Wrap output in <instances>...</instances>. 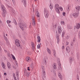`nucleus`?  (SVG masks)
I'll list each match as a JSON object with an SVG mask.
<instances>
[{"label": "nucleus", "mask_w": 80, "mask_h": 80, "mask_svg": "<svg viewBox=\"0 0 80 80\" xmlns=\"http://www.w3.org/2000/svg\"><path fill=\"white\" fill-rule=\"evenodd\" d=\"M75 27H76V28H77V29H78L79 28H80V24L79 23H77L76 24V26H75Z\"/></svg>", "instance_id": "nucleus-12"}, {"label": "nucleus", "mask_w": 80, "mask_h": 80, "mask_svg": "<svg viewBox=\"0 0 80 80\" xmlns=\"http://www.w3.org/2000/svg\"><path fill=\"white\" fill-rule=\"evenodd\" d=\"M15 44L17 47H20V44L19 43V40L18 39H16L15 40Z\"/></svg>", "instance_id": "nucleus-5"}, {"label": "nucleus", "mask_w": 80, "mask_h": 80, "mask_svg": "<svg viewBox=\"0 0 80 80\" xmlns=\"http://www.w3.org/2000/svg\"><path fill=\"white\" fill-rule=\"evenodd\" d=\"M53 72H54V75H56V73L55 72H54V71H53Z\"/></svg>", "instance_id": "nucleus-60"}, {"label": "nucleus", "mask_w": 80, "mask_h": 80, "mask_svg": "<svg viewBox=\"0 0 80 80\" xmlns=\"http://www.w3.org/2000/svg\"><path fill=\"white\" fill-rule=\"evenodd\" d=\"M22 3H23V5L25 7H26L27 5V2L26 1H24Z\"/></svg>", "instance_id": "nucleus-34"}, {"label": "nucleus", "mask_w": 80, "mask_h": 80, "mask_svg": "<svg viewBox=\"0 0 80 80\" xmlns=\"http://www.w3.org/2000/svg\"><path fill=\"white\" fill-rule=\"evenodd\" d=\"M71 46H73V43L72 42H71Z\"/></svg>", "instance_id": "nucleus-48"}, {"label": "nucleus", "mask_w": 80, "mask_h": 80, "mask_svg": "<svg viewBox=\"0 0 80 80\" xmlns=\"http://www.w3.org/2000/svg\"><path fill=\"white\" fill-rule=\"evenodd\" d=\"M4 51L5 52H7V51L6 50H4Z\"/></svg>", "instance_id": "nucleus-62"}, {"label": "nucleus", "mask_w": 80, "mask_h": 80, "mask_svg": "<svg viewBox=\"0 0 80 80\" xmlns=\"http://www.w3.org/2000/svg\"><path fill=\"white\" fill-rule=\"evenodd\" d=\"M11 55L12 59H13V60H16V58H15V56L12 54H11Z\"/></svg>", "instance_id": "nucleus-37"}, {"label": "nucleus", "mask_w": 80, "mask_h": 80, "mask_svg": "<svg viewBox=\"0 0 80 80\" xmlns=\"http://www.w3.org/2000/svg\"><path fill=\"white\" fill-rule=\"evenodd\" d=\"M76 41V39L75 38H74L73 39V42H75Z\"/></svg>", "instance_id": "nucleus-46"}, {"label": "nucleus", "mask_w": 80, "mask_h": 80, "mask_svg": "<svg viewBox=\"0 0 80 80\" xmlns=\"http://www.w3.org/2000/svg\"><path fill=\"white\" fill-rule=\"evenodd\" d=\"M32 25H33V26H35L36 25V22L35 21V19L34 17H33L32 18Z\"/></svg>", "instance_id": "nucleus-6"}, {"label": "nucleus", "mask_w": 80, "mask_h": 80, "mask_svg": "<svg viewBox=\"0 0 80 80\" xmlns=\"http://www.w3.org/2000/svg\"><path fill=\"white\" fill-rule=\"evenodd\" d=\"M13 78L15 77V73H13Z\"/></svg>", "instance_id": "nucleus-53"}, {"label": "nucleus", "mask_w": 80, "mask_h": 80, "mask_svg": "<svg viewBox=\"0 0 80 80\" xmlns=\"http://www.w3.org/2000/svg\"><path fill=\"white\" fill-rule=\"evenodd\" d=\"M53 53H54V57H56V52H55V50L53 51Z\"/></svg>", "instance_id": "nucleus-40"}, {"label": "nucleus", "mask_w": 80, "mask_h": 80, "mask_svg": "<svg viewBox=\"0 0 80 80\" xmlns=\"http://www.w3.org/2000/svg\"><path fill=\"white\" fill-rule=\"evenodd\" d=\"M76 78L77 79V80H80L79 79V77H78V75H77L76 76Z\"/></svg>", "instance_id": "nucleus-43"}, {"label": "nucleus", "mask_w": 80, "mask_h": 80, "mask_svg": "<svg viewBox=\"0 0 80 80\" xmlns=\"http://www.w3.org/2000/svg\"><path fill=\"white\" fill-rule=\"evenodd\" d=\"M13 78L14 80H17V78H16V77H14Z\"/></svg>", "instance_id": "nucleus-55"}, {"label": "nucleus", "mask_w": 80, "mask_h": 80, "mask_svg": "<svg viewBox=\"0 0 80 80\" xmlns=\"http://www.w3.org/2000/svg\"><path fill=\"white\" fill-rule=\"evenodd\" d=\"M30 75V74L29 73H27V76L28 77H29V75Z\"/></svg>", "instance_id": "nucleus-51"}, {"label": "nucleus", "mask_w": 80, "mask_h": 80, "mask_svg": "<svg viewBox=\"0 0 80 80\" xmlns=\"http://www.w3.org/2000/svg\"><path fill=\"white\" fill-rule=\"evenodd\" d=\"M69 60L70 63H72V62L74 61V58L72 57H70L69 58Z\"/></svg>", "instance_id": "nucleus-10"}, {"label": "nucleus", "mask_w": 80, "mask_h": 80, "mask_svg": "<svg viewBox=\"0 0 80 80\" xmlns=\"http://www.w3.org/2000/svg\"><path fill=\"white\" fill-rule=\"evenodd\" d=\"M16 76L17 77H18V73H16Z\"/></svg>", "instance_id": "nucleus-56"}, {"label": "nucleus", "mask_w": 80, "mask_h": 80, "mask_svg": "<svg viewBox=\"0 0 80 80\" xmlns=\"http://www.w3.org/2000/svg\"><path fill=\"white\" fill-rule=\"evenodd\" d=\"M60 24L62 25H65V23L64 21H61Z\"/></svg>", "instance_id": "nucleus-26"}, {"label": "nucleus", "mask_w": 80, "mask_h": 80, "mask_svg": "<svg viewBox=\"0 0 80 80\" xmlns=\"http://www.w3.org/2000/svg\"><path fill=\"white\" fill-rule=\"evenodd\" d=\"M17 79H18V80H19V77H17Z\"/></svg>", "instance_id": "nucleus-64"}, {"label": "nucleus", "mask_w": 80, "mask_h": 80, "mask_svg": "<svg viewBox=\"0 0 80 80\" xmlns=\"http://www.w3.org/2000/svg\"><path fill=\"white\" fill-rule=\"evenodd\" d=\"M54 8L56 12L58 13V14H60V11L59 10V5L58 4H56L54 6Z\"/></svg>", "instance_id": "nucleus-1"}, {"label": "nucleus", "mask_w": 80, "mask_h": 80, "mask_svg": "<svg viewBox=\"0 0 80 80\" xmlns=\"http://www.w3.org/2000/svg\"><path fill=\"white\" fill-rule=\"evenodd\" d=\"M42 74L43 75V76L44 78H45L46 77V76H45V75L46 74V73L45 72V71L44 70H42Z\"/></svg>", "instance_id": "nucleus-21"}, {"label": "nucleus", "mask_w": 80, "mask_h": 80, "mask_svg": "<svg viewBox=\"0 0 80 80\" xmlns=\"http://www.w3.org/2000/svg\"><path fill=\"white\" fill-rule=\"evenodd\" d=\"M1 8L2 11H3V12H6V11L5 10V6H4L3 5H2L1 6Z\"/></svg>", "instance_id": "nucleus-11"}, {"label": "nucleus", "mask_w": 80, "mask_h": 80, "mask_svg": "<svg viewBox=\"0 0 80 80\" xmlns=\"http://www.w3.org/2000/svg\"><path fill=\"white\" fill-rule=\"evenodd\" d=\"M65 31H63L62 32V37H63L64 35H65Z\"/></svg>", "instance_id": "nucleus-25"}, {"label": "nucleus", "mask_w": 80, "mask_h": 80, "mask_svg": "<svg viewBox=\"0 0 80 80\" xmlns=\"http://www.w3.org/2000/svg\"><path fill=\"white\" fill-rule=\"evenodd\" d=\"M29 69H30V68L29 67H28V69H27L28 70V71H30V70Z\"/></svg>", "instance_id": "nucleus-54"}, {"label": "nucleus", "mask_w": 80, "mask_h": 80, "mask_svg": "<svg viewBox=\"0 0 80 80\" xmlns=\"http://www.w3.org/2000/svg\"><path fill=\"white\" fill-rule=\"evenodd\" d=\"M75 8L77 11H80V6H77Z\"/></svg>", "instance_id": "nucleus-16"}, {"label": "nucleus", "mask_w": 80, "mask_h": 80, "mask_svg": "<svg viewBox=\"0 0 80 80\" xmlns=\"http://www.w3.org/2000/svg\"><path fill=\"white\" fill-rule=\"evenodd\" d=\"M66 51L68 52V53H69L70 52V47L68 46L66 47Z\"/></svg>", "instance_id": "nucleus-15"}, {"label": "nucleus", "mask_w": 80, "mask_h": 80, "mask_svg": "<svg viewBox=\"0 0 80 80\" xmlns=\"http://www.w3.org/2000/svg\"><path fill=\"white\" fill-rule=\"evenodd\" d=\"M78 14L79 13L78 12H75L73 13L72 15L74 18H77V17H78Z\"/></svg>", "instance_id": "nucleus-8"}, {"label": "nucleus", "mask_w": 80, "mask_h": 80, "mask_svg": "<svg viewBox=\"0 0 80 80\" xmlns=\"http://www.w3.org/2000/svg\"><path fill=\"white\" fill-rule=\"evenodd\" d=\"M36 16L38 17H40V14H39L38 12V11H37L36 12Z\"/></svg>", "instance_id": "nucleus-28"}, {"label": "nucleus", "mask_w": 80, "mask_h": 80, "mask_svg": "<svg viewBox=\"0 0 80 80\" xmlns=\"http://www.w3.org/2000/svg\"><path fill=\"white\" fill-rule=\"evenodd\" d=\"M69 43V42H68V41H66V42L65 43V46H67V45H68Z\"/></svg>", "instance_id": "nucleus-36"}, {"label": "nucleus", "mask_w": 80, "mask_h": 80, "mask_svg": "<svg viewBox=\"0 0 80 80\" xmlns=\"http://www.w3.org/2000/svg\"><path fill=\"white\" fill-rule=\"evenodd\" d=\"M30 60H31V58L28 57H27L26 58V60L27 62H28L30 61Z\"/></svg>", "instance_id": "nucleus-17"}, {"label": "nucleus", "mask_w": 80, "mask_h": 80, "mask_svg": "<svg viewBox=\"0 0 80 80\" xmlns=\"http://www.w3.org/2000/svg\"><path fill=\"white\" fill-rule=\"evenodd\" d=\"M19 24V27L22 30H23V28H27V26L26 25H25V24L23 23H21Z\"/></svg>", "instance_id": "nucleus-2"}, {"label": "nucleus", "mask_w": 80, "mask_h": 80, "mask_svg": "<svg viewBox=\"0 0 80 80\" xmlns=\"http://www.w3.org/2000/svg\"><path fill=\"white\" fill-rule=\"evenodd\" d=\"M4 75H7V73L6 72H4Z\"/></svg>", "instance_id": "nucleus-58"}, {"label": "nucleus", "mask_w": 80, "mask_h": 80, "mask_svg": "<svg viewBox=\"0 0 80 80\" xmlns=\"http://www.w3.org/2000/svg\"><path fill=\"white\" fill-rule=\"evenodd\" d=\"M41 68L42 70H45V68L43 67V66H41Z\"/></svg>", "instance_id": "nucleus-44"}, {"label": "nucleus", "mask_w": 80, "mask_h": 80, "mask_svg": "<svg viewBox=\"0 0 80 80\" xmlns=\"http://www.w3.org/2000/svg\"><path fill=\"white\" fill-rule=\"evenodd\" d=\"M49 6L51 10H52L53 8V5H52L51 3H50V4L49 5Z\"/></svg>", "instance_id": "nucleus-20"}, {"label": "nucleus", "mask_w": 80, "mask_h": 80, "mask_svg": "<svg viewBox=\"0 0 80 80\" xmlns=\"http://www.w3.org/2000/svg\"><path fill=\"white\" fill-rule=\"evenodd\" d=\"M12 22L11 21L8 20L7 21V23H8V24H9V23H10Z\"/></svg>", "instance_id": "nucleus-39"}, {"label": "nucleus", "mask_w": 80, "mask_h": 80, "mask_svg": "<svg viewBox=\"0 0 80 80\" xmlns=\"http://www.w3.org/2000/svg\"><path fill=\"white\" fill-rule=\"evenodd\" d=\"M58 70H61L62 71V67L60 66H59L58 68Z\"/></svg>", "instance_id": "nucleus-42"}, {"label": "nucleus", "mask_w": 80, "mask_h": 80, "mask_svg": "<svg viewBox=\"0 0 80 80\" xmlns=\"http://www.w3.org/2000/svg\"><path fill=\"white\" fill-rule=\"evenodd\" d=\"M58 32L59 34H61L62 32V27L60 26H58Z\"/></svg>", "instance_id": "nucleus-4"}, {"label": "nucleus", "mask_w": 80, "mask_h": 80, "mask_svg": "<svg viewBox=\"0 0 80 80\" xmlns=\"http://www.w3.org/2000/svg\"><path fill=\"white\" fill-rule=\"evenodd\" d=\"M59 10H60L62 12L63 11V7L62 6H59Z\"/></svg>", "instance_id": "nucleus-31"}, {"label": "nucleus", "mask_w": 80, "mask_h": 80, "mask_svg": "<svg viewBox=\"0 0 80 80\" xmlns=\"http://www.w3.org/2000/svg\"><path fill=\"white\" fill-rule=\"evenodd\" d=\"M7 67L8 69H10V68H11V65L10 62H7Z\"/></svg>", "instance_id": "nucleus-18"}, {"label": "nucleus", "mask_w": 80, "mask_h": 80, "mask_svg": "<svg viewBox=\"0 0 80 80\" xmlns=\"http://www.w3.org/2000/svg\"><path fill=\"white\" fill-rule=\"evenodd\" d=\"M66 8L68 11H70V6H68Z\"/></svg>", "instance_id": "nucleus-30"}, {"label": "nucleus", "mask_w": 80, "mask_h": 80, "mask_svg": "<svg viewBox=\"0 0 80 80\" xmlns=\"http://www.w3.org/2000/svg\"><path fill=\"white\" fill-rule=\"evenodd\" d=\"M62 15L64 16H65V12H63L62 13Z\"/></svg>", "instance_id": "nucleus-50"}, {"label": "nucleus", "mask_w": 80, "mask_h": 80, "mask_svg": "<svg viewBox=\"0 0 80 80\" xmlns=\"http://www.w3.org/2000/svg\"><path fill=\"white\" fill-rule=\"evenodd\" d=\"M4 39L6 41V42H8V39H7V38L5 37V35L4 36Z\"/></svg>", "instance_id": "nucleus-35"}, {"label": "nucleus", "mask_w": 80, "mask_h": 80, "mask_svg": "<svg viewBox=\"0 0 80 80\" xmlns=\"http://www.w3.org/2000/svg\"><path fill=\"white\" fill-rule=\"evenodd\" d=\"M6 12H3V11H2V16L3 17H4L5 16L6 14L5 13Z\"/></svg>", "instance_id": "nucleus-24"}, {"label": "nucleus", "mask_w": 80, "mask_h": 80, "mask_svg": "<svg viewBox=\"0 0 80 80\" xmlns=\"http://www.w3.org/2000/svg\"><path fill=\"white\" fill-rule=\"evenodd\" d=\"M78 38L80 39V32H79Z\"/></svg>", "instance_id": "nucleus-49"}, {"label": "nucleus", "mask_w": 80, "mask_h": 80, "mask_svg": "<svg viewBox=\"0 0 80 80\" xmlns=\"http://www.w3.org/2000/svg\"><path fill=\"white\" fill-rule=\"evenodd\" d=\"M47 51L48 53L50 54V55L51 54V52H50V49H49V48H47Z\"/></svg>", "instance_id": "nucleus-29"}, {"label": "nucleus", "mask_w": 80, "mask_h": 80, "mask_svg": "<svg viewBox=\"0 0 80 80\" xmlns=\"http://www.w3.org/2000/svg\"><path fill=\"white\" fill-rule=\"evenodd\" d=\"M56 39L57 40V43L58 44L59 42H60V39H59V34H58L57 33L56 34Z\"/></svg>", "instance_id": "nucleus-9"}, {"label": "nucleus", "mask_w": 80, "mask_h": 80, "mask_svg": "<svg viewBox=\"0 0 80 80\" xmlns=\"http://www.w3.org/2000/svg\"><path fill=\"white\" fill-rule=\"evenodd\" d=\"M12 3H13L14 5H16V2H15V0H12Z\"/></svg>", "instance_id": "nucleus-38"}, {"label": "nucleus", "mask_w": 80, "mask_h": 80, "mask_svg": "<svg viewBox=\"0 0 80 80\" xmlns=\"http://www.w3.org/2000/svg\"><path fill=\"white\" fill-rule=\"evenodd\" d=\"M58 77L60 80H62L63 79V77L60 72L58 73Z\"/></svg>", "instance_id": "nucleus-13"}, {"label": "nucleus", "mask_w": 80, "mask_h": 80, "mask_svg": "<svg viewBox=\"0 0 80 80\" xmlns=\"http://www.w3.org/2000/svg\"><path fill=\"white\" fill-rule=\"evenodd\" d=\"M2 51V48H1V47L0 46V52H1Z\"/></svg>", "instance_id": "nucleus-59"}, {"label": "nucleus", "mask_w": 80, "mask_h": 80, "mask_svg": "<svg viewBox=\"0 0 80 80\" xmlns=\"http://www.w3.org/2000/svg\"><path fill=\"white\" fill-rule=\"evenodd\" d=\"M65 48V46H63L62 47V50H63V49H64Z\"/></svg>", "instance_id": "nucleus-52"}, {"label": "nucleus", "mask_w": 80, "mask_h": 80, "mask_svg": "<svg viewBox=\"0 0 80 80\" xmlns=\"http://www.w3.org/2000/svg\"><path fill=\"white\" fill-rule=\"evenodd\" d=\"M66 38L67 39H69V38H70V37L69 36H67L66 37Z\"/></svg>", "instance_id": "nucleus-47"}, {"label": "nucleus", "mask_w": 80, "mask_h": 80, "mask_svg": "<svg viewBox=\"0 0 80 80\" xmlns=\"http://www.w3.org/2000/svg\"><path fill=\"white\" fill-rule=\"evenodd\" d=\"M5 5H6V7H7L8 8H10V7L9 6H8V5H7V4L6 3L5 4Z\"/></svg>", "instance_id": "nucleus-45"}, {"label": "nucleus", "mask_w": 80, "mask_h": 80, "mask_svg": "<svg viewBox=\"0 0 80 80\" xmlns=\"http://www.w3.org/2000/svg\"><path fill=\"white\" fill-rule=\"evenodd\" d=\"M37 38L38 39L37 42H40V41L41 40V39H40V37L39 36H38L37 37Z\"/></svg>", "instance_id": "nucleus-22"}, {"label": "nucleus", "mask_w": 80, "mask_h": 80, "mask_svg": "<svg viewBox=\"0 0 80 80\" xmlns=\"http://www.w3.org/2000/svg\"><path fill=\"white\" fill-rule=\"evenodd\" d=\"M25 0H22V2H25Z\"/></svg>", "instance_id": "nucleus-61"}, {"label": "nucleus", "mask_w": 80, "mask_h": 80, "mask_svg": "<svg viewBox=\"0 0 80 80\" xmlns=\"http://www.w3.org/2000/svg\"><path fill=\"white\" fill-rule=\"evenodd\" d=\"M12 23H14L15 25H17V22H16V20L15 19L13 20V22H12Z\"/></svg>", "instance_id": "nucleus-32"}, {"label": "nucleus", "mask_w": 80, "mask_h": 80, "mask_svg": "<svg viewBox=\"0 0 80 80\" xmlns=\"http://www.w3.org/2000/svg\"><path fill=\"white\" fill-rule=\"evenodd\" d=\"M6 43H7V45L8 47H10L11 46L10 44V42H8V41L6 42Z\"/></svg>", "instance_id": "nucleus-27"}, {"label": "nucleus", "mask_w": 80, "mask_h": 80, "mask_svg": "<svg viewBox=\"0 0 80 80\" xmlns=\"http://www.w3.org/2000/svg\"><path fill=\"white\" fill-rule=\"evenodd\" d=\"M68 28L69 29H71V28H72L71 27H68Z\"/></svg>", "instance_id": "nucleus-63"}, {"label": "nucleus", "mask_w": 80, "mask_h": 80, "mask_svg": "<svg viewBox=\"0 0 80 80\" xmlns=\"http://www.w3.org/2000/svg\"><path fill=\"white\" fill-rule=\"evenodd\" d=\"M8 27H12L11 26V25L10 24H8Z\"/></svg>", "instance_id": "nucleus-57"}, {"label": "nucleus", "mask_w": 80, "mask_h": 80, "mask_svg": "<svg viewBox=\"0 0 80 80\" xmlns=\"http://www.w3.org/2000/svg\"><path fill=\"white\" fill-rule=\"evenodd\" d=\"M2 66L3 68V69H4L5 70H6V66L5 65V63H4L3 62H2Z\"/></svg>", "instance_id": "nucleus-14"}, {"label": "nucleus", "mask_w": 80, "mask_h": 80, "mask_svg": "<svg viewBox=\"0 0 80 80\" xmlns=\"http://www.w3.org/2000/svg\"><path fill=\"white\" fill-rule=\"evenodd\" d=\"M37 48L38 49H40V44H38L37 45Z\"/></svg>", "instance_id": "nucleus-41"}, {"label": "nucleus", "mask_w": 80, "mask_h": 80, "mask_svg": "<svg viewBox=\"0 0 80 80\" xmlns=\"http://www.w3.org/2000/svg\"><path fill=\"white\" fill-rule=\"evenodd\" d=\"M52 67H53L54 69L56 70L57 69V67L56 66V65L55 64H53Z\"/></svg>", "instance_id": "nucleus-33"}, {"label": "nucleus", "mask_w": 80, "mask_h": 80, "mask_svg": "<svg viewBox=\"0 0 80 80\" xmlns=\"http://www.w3.org/2000/svg\"><path fill=\"white\" fill-rule=\"evenodd\" d=\"M48 58H44L43 59V62L45 65L47 64V60Z\"/></svg>", "instance_id": "nucleus-19"}, {"label": "nucleus", "mask_w": 80, "mask_h": 80, "mask_svg": "<svg viewBox=\"0 0 80 80\" xmlns=\"http://www.w3.org/2000/svg\"><path fill=\"white\" fill-rule=\"evenodd\" d=\"M31 45L32 50H35V45L34 42H31Z\"/></svg>", "instance_id": "nucleus-7"}, {"label": "nucleus", "mask_w": 80, "mask_h": 80, "mask_svg": "<svg viewBox=\"0 0 80 80\" xmlns=\"http://www.w3.org/2000/svg\"><path fill=\"white\" fill-rule=\"evenodd\" d=\"M44 16L45 18H48L49 16V14H48V10L44 9Z\"/></svg>", "instance_id": "nucleus-3"}, {"label": "nucleus", "mask_w": 80, "mask_h": 80, "mask_svg": "<svg viewBox=\"0 0 80 80\" xmlns=\"http://www.w3.org/2000/svg\"><path fill=\"white\" fill-rule=\"evenodd\" d=\"M57 28V25H53L52 27L51 28L52 30H54V29H55L56 28Z\"/></svg>", "instance_id": "nucleus-23"}]
</instances>
